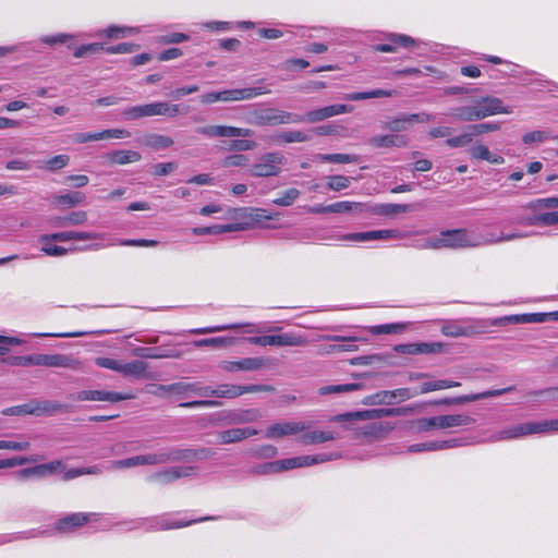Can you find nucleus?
<instances>
[{
	"label": "nucleus",
	"instance_id": "13d9d810",
	"mask_svg": "<svg viewBox=\"0 0 558 558\" xmlns=\"http://www.w3.org/2000/svg\"><path fill=\"white\" fill-rule=\"evenodd\" d=\"M357 208L361 211L365 210L363 204L347 202V201L337 202V203L328 205L329 213H337V214L349 213V211H351L353 209H357Z\"/></svg>",
	"mask_w": 558,
	"mask_h": 558
},
{
	"label": "nucleus",
	"instance_id": "dca6fc26",
	"mask_svg": "<svg viewBox=\"0 0 558 558\" xmlns=\"http://www.w3.org/2000/svg\"><path fill=\"white\" fill-rule=\"evenodd\" d=\"M74 401H106V402H119L129 400L132 398L131 395L105 391V390H82L70 396Z\"/></svg>",
	"mask_w": 558,
	"mask_h": 558
},
{
	"label": "nucleus",
	"instance_id": "412c9836",
	"mask_svg": "<svg viewBox=\"0 0 558 558\" xmlns=\"http://www.w3.org/2000/svg\"><path fill=\"white\" fill-rule=\"evenodd\" d=\"M533 434H535L534 422H526V423H521V424L505 428L500 432L493 434L489 437V441L496 442V441L518 439V438L525 437V436L533 435Z\"/></svg>",
	"mask_w": 558,
	"mask_h": 558
},
{
	"label": "nucleus",
	"instance_id": "20e7f679",
	"mask_svg": "<svg viewBox=\"0 0 558 558\" xmlns=\"http://www.w3.org/2000/svg\"><path fill=\"white\" fill-rule=\"evenodd\" d=\"M213 518L206 517L201 518L196 520H183L177 518L174 514H162L158 517H151L146 519H138L135 521H132L129 530H135V529H144L146 531H165V530H173V529H181L189 525H192L197 522L211 520Z\"/></svg>",
	"mask_w": 558,
	"mask_h": 558
},
{
	"label": "nucleus",
	"instance_id": "423d86ee",
	"mask_svg": "<svg viewBox=\"0 0 558 558\" xmlns=\"http://www.w3.org/2000/svg\"><path fill=\"white\" fill-rule=\"evenodd\" d=\"M475 420L465 414H448L433 417H423L416 421V427L420 432L432 429H447L452 427L468 426Z\"/></svg>",
	"mask_w": 558,
	"mask_h": 558
},
{
	"label": "nucleus",
	"instance_id": "c9c22d12",
	"mask_svg": "<svg viewBox=\"0 0 558 558\" xmlns=\"http://www.w3.org/2000/svg\"><path fill=\"white\" fill-rule=\"evenodd\" d=\"M371 144L375 147H402L407 144V138L401 135L388 134L377 135L371 138Z\"/></svg>",
	"mask_w": 558,
	"mask_h": 558
},
{
	"label": "nucleus",
	"instance_id": "ddd939ff",
	"mask_svg": "<svg viewBox=\"0 0 558 558\" xmlns=\"http://www.w3.org/2000/svg\"><path fill=\"white\" fill-rule=\"evenodd\" d=\"M195 466H171L157 472L151 473L147 481L157 483L160 485L170 484L179 478L190 477L196 474Z\"/></svg>",
	"mask_w": 558,
	"mask_h": 558
},
{
	"label": "nucleus",
	"instance_id": "c85d7f7f",
	"mask_svg": "<svg viewBox=\"0 0 558 558\" xmlns=\"http://www.w3.org/2000/svg\"><path fill=\"white\" fill-rule=\"evenodd\" d=\"M302 433L300 442L303 445L322 444L340 438V434L333 430H304Z\"/></svg>",
	"mask_w": 558,
	"mask_h": 558
},
{
	"label": "nucleus",
	"instance_id": "69168bd1",
	"mask_svg": "<svg viewBox=\"0 0 558 558\" xmlns=\"http://www.w3.org/2000/svg\"><path fill=\"white\" fill-rule=\"evenodd\" d=\"M1 362L11 366H34V354L8 356Z\"/></svg>",
	"mask_w": 558,
	"mask_h": 558
},
{
	"label": "nucleus",
	"instance_id": "ea45409f",
	"mask_svg": "<svg viewBox=\"0 0 558 558\" xmlns=\"http://www.w3.org/2000/svg\"><path fill=\"white\" fill-rule=\"evenodd\" d=\"M392 96L391 90L386 89H374L369 92H357V93H349L343 95V99L350 100V101H360L365 100L369 98H383V97H390Z\"/></svg>",
	"mask_w": 558,
	"mask_h": 558
},
{
	"label": "nucleus",
	"instance_id": "37998d69",
	"mask_svg": "<svg viewBox=\"0 0 558 558\" xmlns=\"http://www.w3.org/2000/svg\"><path fill=\"white\" fill-rule=\"evenodd\" d=\"M133 354L142 359H166L175 356L173 353L166 352L160 350L159 348L151 347L135 348L133 350Z\"/></svg>",
	"mask_w": 558,
	"mask_h": 558
},
{
	"label": "nucleus",
	"instance_id": "f8f14e48",
	"mask_svg": "<svg viewBox=\"0 0 558 558\" xmlns=\"http://www.w3.org/2000/svg\"><path fill=\"white\" fill-rule=\"evenodd\" d=\"M158 389L163 392H169L184 398L197 396L201 398H208V386L199 381H178L170 385H159Z\"/></svg>",
	"mask_w": 558,
	"mask_h": 558
},
{
	"label": "nucleus",
	"instance_id": "3c124183",
	"mask_svg": "<svg viewBox=\"0 0 558 558\" xmlns=\"http://www.w3.org/2000/svg\"><path fill=\"white\" fill-rule=\"evenodd\" d=\"M405 327V323L383 324L369 327V331L372 335L399 333L403 331Z\"/></svg>",
	"mask_w": 558,
	"mask_h": 558
},
{
	"label": "nucleus",
	"instance_id": "bf43d9fd",
	"mask_svg": "<svg viewBox=\"0 0 558 558\" xmlns=\"http://www.w3.org/2000/svg\"><path fill=\"white\" fill-rule=\"evenodd\" d=\"M535 434H558V418L534 422Z\"/></svg>",
	"mask_w": 558,
	"mask_h": 558
},
{
	"label": "nucleus",
	"instance_id": "39448f33",
	"mask_svg": "<svg viewBox=\"0 0 558 558\" xmlns=\"http://www.w3.org/2000/svg\"><path fill=\"white\" fill-rule=\"evenodd\" d=\"M180 113V105H171L166 101H157L141 106L129 107L123 110V118L128 121L144 117L166 116L175 117Z\"/></svg>",
	"mask_w": 558,
	"mask_h": 558
},
{
	"label": "nucleus",
	"instance_id": "cd10ccee",
	"mask_svg": "<svg viewBox=\"0 0 558 558\" xmlns=\"http://www.w3.org/2000/svg\"><path fill=\"white\" fill-rule=\"evenodd\" d=\"M388 44H378L375 46V50L379 52H395L396 46L404 48L416 45V40L404 34L391 33L388 35Z\"/></svg>",
	"mask_w": 558,
	"mask_h": 558
},
{
	"label": "nucleus",
	"instance_id": "2f4dec72",
	"mask_svg": "<svg viewBox=\"0 0 558 558\" xmlns=\"http://www.w3.org/2000/svg\"><path fill=\"white\" fill-rule=\"evenodd\" d=\"M148 364L142 360H134L129 363H123L120 374L123 376H132L135 378H146Z\"/></svg>",
	"mask_w": 558,
	"mask_h": 558
},
{
	"label": "nucleus",
	"instance_id": "0eeeda50",
	"mask_svg": "<svg viewBox=\"0 0 558 558\" xmlns=\"http://www.w3.org/2000/svg\"><path fill=\"white\" fill-rule=\"evenodd\" d=\"M248 121L255 125L301 123L299 114L272 108L254 110Z\"/></svg>",
	"mask_w": 558,
	"mask_h": 558
},
{
	"label": "nucleus",
	"instance_id": "0e129e2a",
	"mask_svg": "<svg viewBox=\"0 0 558 558\" xmlns=\"http://www.w3.org/2000/svg\"><path fill=\"white\" fill-rule=\"evenodd\" d=\"M70 162V157L68 155H57L45 162L44 168L49 171H58L64 167H66Z\"/></svg>",
	"mask_w": 558,
	"mask_h": 558
},
{
	"label": "nucleus",
	"instance_id": "4be33fe9",
	"mask_svg": "<svg viewBox=\"0 0 558 558\" xmlns=\"http://www.w3.org/2000/svg\"><path fill=\"white\" fill-rule=\"evenodd\" d=\"M77 362L65 354H34V366L75 368Z\"/></svg>",
	"mask_w": 558,
	"mask_h": 558
},
{
	"label": "nucleus",
	"instance_id": "4d7b16f0",
	"mask_svg": "<svg viewBox=\"0 0 558 558\" xmlns=\"http://www.w3.org/2000/svg\"><path fill=\"white\" fill-rule=\"evenodd\" d=\"M440 331L444 336L454 338L469 335V331L465 327H462L453 322H445L440 328Z\"/></svg>",
	"mask_w": 558,
	"mask_h": 558
},
{
	"label": "nucleus",
	"instance_id": "5fc2aeb1",
	"mask_svg": "<svg viewBox=\"0 0 558 558\" xmlns=\"http://www.w3.org/2000/svg\"><path fill=\"white\" fill-rule=\"evenodd\" d=\"M101 472H102V469L99 465H93V466H89V468L70 469V470H68V471H65L63 473L62 478L64 481H70V480L76 478V477H78L81 475L100 474Z\"/></svg>",
	"mask_w": 558,
	"mask_h": 558
},
{
	"label": "nucleus",
	"instance_id": "b1692460",
	"mask_svg": "<svg viewBox=\"0 0 558 558\" xmlns=\"http://www.w3.org/2000/svg\"><path fill=\"white\" fill-rule=\"evenodd\" d=\"M433 116L429 113H412L402 114L392 121L386 123L385 128L391 132H401L407 130L408 124L412 123H427L432 121Z\"/></svg>",
	"mask_w": 558,
	"mask_h": 558
},
{
	"label": "nucleus",
	"instance_id": "bb28decb",
	"mask_svg": "<svg viewBox=\"0 0 558 558\" xmlns=\"http://www.w3.org/2000/svg\"><path fill=\"white\" fill-rule=\"evenodd\" d=\"M87 221V213L85 210H74L63 216L51 218V225L54 228H68L82 226Z\"/></svg>",
	"mask_w": 558,
	"mask_h": 558
},
{
	"label": "nucleus",
	"instance_id": "6e6552de",
	"mask_svg": "<svg viewBox=\"0 0 558 558\" xmlns=\"http://www.w3.org/2000/svg\"><path fill=\"white\" fill-rule=\"evenodd\" d=\"M210 453L209 449L194 450L179 447H166L156 451L158 464H166L179 461H193L207 457Z\"/></svg>",
	"mask_w": 558,
	"mask_h": 558
},
{
	"label": "nucleus",
	"instance_id": "c03bdc74",
	"mask_svg": "<svg viewBox=\"0 0 558 558\" xmlns=\"http://www.w3.org/2000/svg\"><path fill=\"white\" fill-rule=\"evenodd\" d=\"M460 385L461 384L459 381L448 380V379L428 380V381H424L421 385L420 392L427 393L430 391L459 387Z\"/></svg>",
	"mask_w": 558,
	"mask_h": 558
},
{
	"label": "nucleus",
	"instance_id": "473e14b6",
	"mask_svg": "<svg viewBox=\"0 0 558 558\" xmlns=\"http://www.w3.org/2000/svg\"><path fill=\"white\" fill-rule=\"evenodd\" d=\"M48 530H29L24 532H17V533H9V534H0V546L4 544H9L16 541L27 539V538H35V537H43L49 535Z\"/></svg>",
	"mask_w": 558,
	"mask_h": 558
},
{
	"label": "nucleus",
	"instance_id": "e2e57ef3",
	"mask_svg": "<svg viewBox=\"0 0 558 558\" xmlns=\"http://www.w3.org/2000/svg\"><path fill=\"white\" fill-rule=\"evenodd\" d=\"M300 196V191L298 189H289L284 191L281 196L275 198L272 203L278 206H290L295 199Z\"/></svg>",
	"mask_w": 558,
	"mask_h": 558
},
{
	"label": "nucleus",
	"instance_id": "a18cd8bd",
	"mask_svg": "<svg viewBox=\"0 0 558 558\" xmlns=\"http://www.w3.org/2000/svg\"><path fill=\"white\" fill-rule=\"evenodd\" d=\"M276 347H299L306 343V339L303 336L286 332L281 335H275Z\"/></svg>",
	"mask_w": 558,
	"mask_h": 558
},
{
	"label": "nucleus",
	"instance_id": "c756f323",
	"mask_svg": "<svg viewBox=\"0 0 558 558\" xmlns=\"http://www.w3.org/2000/svg\"><path fill=\"white\" fill-rule=\"evenodd\" d=\"M477 442L474 438H451L445 440H433L426 441V451H439L445 449H451L462 447Z\"/></svg>",
	"mask_w": 558,
	"mask_h": 558
},
{
	"label": "nucleus",
	"instance_id": "f03ea898",
	"mask_svg": "<svg viewBox=\"0 0 558 558\" xmlns=\"http://www.w3.org/2000/svg\"><path fill=\"white\" fill-rule=\"evenodd\" d=\"M511 110L502 105L496 97H483L471 105L453 108L449 116L463 122H473L498 113H510Z\"/></svg>",
	"mask_w": 558,
	"mask_h": 558
},
{
	"label": "nucleus",
	"instance_id": "f704fd0d",
	"mask_svg": "<svg viewBox=\"0 0 558 558\" xmlns=\"http://www.w3.org/2000/svg\"><path fill=\"white\" fill-rule=\"evenodd\" d=\"M415 205L412 204H379L373 206L369 210L377 215L391 216L411 211Z\"/></svg>",
	"mask_w": 558,
	"mask_h": 558
},
{
	"label": "nucleus",
	"instance_id": "7ed1b4c3",
	"mask_svg": "<svg viewBox=\"0 0 558 558\" xmlns=\"http://www.w3.org/2000/svg\"><path fill=\"white\" fill-rule=\"evenodd\" d=\"M405 412V409H373V410H364L356 412H349L344 414H339L331 417V422H338L347 424V428H352L355 430H361L365 435H373L378 430V426L376 423H368L363 427H354L353 423L356 421H372L376 418H380L383 416L389 415H399Z\"/></svg>",
	"mask_w": 558,
	"mask_h": 558
},
{
	"label": "nucleus",
	"instance_id": "de8ad7c7",
	"mask_svg": "<svg viewBox=\"0 0 558 558\" xmlns=\"http://www.w3.org/2000/svg\"><path fill=\"white\" fill-rule=\"evenodd\" d=\"M269 89L257 86L248 88L233 89L234 101L253 99L256 96L268 94Z\"/></svg>",
	"mask_w": 558,
	"mask_h": 558
},
{
	"label": "nucleus",
	"instance_id": "a878e982",
	"mask_svg": "<svg viewBox=\"0 0 558 558\" xmlns=\"http://www.w3.org/2000/svg\"><path fill=\"white\" fill-rule=\"evenodd\" d=\"M104 233L98 232H86V231H61L51 234H45V240L52 239L58 242H66L71 240L76 241H86V240H96L104 239Z\"/></svg>",
	"mask_w": 558,
	"mask_h": 558
},
{
	"label": "nucleus",
	"instance_id": "09e8293b",
	"mask_svg": "<svg viewBox=\"0 0 558 558\" xmlns=\"http://www.w3.org/2000/svg\"><path fill=\"white\" fill-rule=\"evenodd\" d=\"M234 343V338L232 337H214V338H204L194 341L195 347H214V348H223L229 347Z\"/></svg>",
	"mask_w": 558,
	"mask_h": 558
},
{
	"label": "nucleus",
	"instance_id": "393cba45",
	"mask_svg": "<svg viewBox=\"0 0 558 558\" xmlns=\"http://www.w3.org/2000/svg\"><path fill=\"white\" fill-rule=\"evenodd\" d=\"M258 430L253 427H235L226 430H221L217 434V442L222 445H229L242 441L251 436L257 435Z\"/></svg>",
	"mask_w": 558,
	"mask_h": 558
},
{
	"label": "nucleus",
	"instance_id": "6ab92c4d",
	"mask_svg": "<svg viewBox=\"0 0 558 558\" xmlns=\"http://www.w3.org/2000/svg\"><path fill=\"white\" fill-rule=\"evenodd\" d=\"M308 428V424L302 421L298 422H281L270 425L265 433L269 439H276L283 436L295 435Z\"/></svg>",
	"mask_w": 558,
	"mask_h": 558
},
{
	"label": "nucleus",
	"instance_id": "2eb2a0df",
	"mask_svg": "<svg viewBox=\"0 0 558 558\" xmlns=\"http://www.w3.org/2000/svg\"><path fill=\"white\" fill-rule=\"evenodd\" d=\"M196 132L209 138L248 137L253 134V131L251 129L235 128L229 125H206L197 128Z\"/></svg>",
	"mask_w": 558,
	"mask_h": 558
},
{
	"label": "nucleus",
	"instance_id": "a211bd4d",
	"mask_svg": "<svg viewBox=\"0 0 558 558\" xmlns=\"http://www.w3.org/2000/svg\"><path fill=\"white\" fill-rule=\"evenodd\" d=\"M445 344L441 342H418V343H402L393 347L398 353L416 355V354H437L441 353Z\"/></svg>",
	"mask_w": 558,
	"mask_h": 558
},
{
	"label": "nucleus",
	"instance_id": "603ef678",
	"mask_svg": "<svg viewBox=\"0 0 558 558\" xmlns=\"http://www.w3.org/2000/svg\"><path fill=\"white\" fill-rule=\"evenodd\" d=\"M418 395H421L420 390H412L410 388H399L392 391H385L383 401L390 403L391 399L398 398L400 400H408Z\"/></svg>",
	"mask_w": 558,
	"mask_h": 558
},
{
	"label": "nucleus",
	"instance_id": "5701e85b",
	"mask_svg": "<svg viewBox=\"0 0 558 558\" xmlns=\"http://www.w3.org/2000/svg\"><path fill=\"white\" fill-rule=\"evenodd\" d=\"M512 390L511 387L505 388V389H495V390H487L480 393H472V395H465V396H459L454 398H444L435 401V404H444V405H450V404H463L468 402H473L477 400H482L485 398L490 397H497L501 396L502 393Z\"/></svg>",
	"mask_w": 558,
	"mask_h": 558
},
{
	"label": "nucleus",
	"instance_id": "8fccbe9b",
	"mask_svg": "<svg viewBox=\"0 0 558 558\" xmlns=\"http://www.w3.org/2000/svg\"><path fill=\"white\" fill-rule=\"evenodd\" d=\"M361 388L360 384H340V385H327L318 389L319 395H332V393H345L357 390Z\"/></svg>",
	"mask_w": 558,
	"mask_h": 558
},
{
	"label": "nucleus",
	"instance_id": "9b49d317",
	"mask_svg": "<svg viewBox=\"0 0 558 558\" xmlns=\"http://www.w3.org/2000/svg\"><path fill=\"white\" fill-rule=\"evenodd\" d=\"M338 453H317V454H307V456H300V457H292L287 458L278 461L279 471H288L292 469L303 468V466H310L327 461H331L335 459H338Z\"/></svg>",
	"mask_w": 558,
	"mask_h": 558
},
{
	"label": "nucleus",
	"instance_id": "864d4df0",
	"mask_svg": "<svg viewBox=\"0 0 558 558\" xmlns=\"http://www.w3.org/2000/svg\"><path fill=\"white\" fill-rule=\"evenodd\" d=\"M277 143H301L306 142L308 136L302 131H284L275 137Z\"/></svg>",
	"mask_w": 558,
	"mask_h": 558
},
{
	"label": "nucleus",
	"instance_id": "7c9ffc66",
	"mask_svg": "<svg viewBox=\"0 0 558 558\" xmlns=\"http://www.w3.org/2000/svg\"><path fill=\"white\" fill-rule=\"evenodd\" d=\"M107 158L113 165H126L141 160L142 156L138 151L130 149H118L109 153Z\"/></svg>",
	"mask_w": 558,
	"mask_h": 558
},
{
	"label": "nucleus",
	"instance_id": "680f3d73",
	"mask_svg": "<svg viewBox=\"0 0 558 558\" xmlns=\"http://www.w3.org/2000/svg\"><path fill=\"white\" fill-rule=\"evenodd\" d=\"M351 179L345 175H331L328 177L327 187L331 191H342L349 187Z\"/></svg>",
	"mask_w": 558,
	"mask_h": 558
},
{
	"label": "nucleus",
	"instance_id": "49530a36",
	"mask_svg": "<svg viewBox=\"0 0 558 558\" xmlns=\"http://www.w3.org/2000/svg\"><path fill=\"white\" fill-rule=\"evenodd\" d=\"M38 241L41 244V251L46 255L59 257L66 255L69 252L65 247L57 245V241L52 239L45 240V235H41Z\"/></svg>",
	"mask_w": 558,
	"mask_h": 558
},
{
	"label": "nucleus",
	"instance_id": "774afa93",
	"mask_svg": "<svg viewBox=\"0 0 558 558\" xmlns=\"http://www.w3.org/2000/svg\"><path fill=\"white\" fill-rule=\"evenodd\" d=\"M146 144L156 149L168 148L173 144V141L169 136L155 134L147 138Z\"/></svg>",
	"mask_w": 558,
	"mask_h": 558
},
{
	"label": "nucleus",
	"instance_id": "f3484780",
	"mask_svg": "<svg viewBox=\"0 0 558 558\" xmlns=\"http://www.w3.org/2000/svg\"><path fill=\"white\" fill-rule=\"evenodd\" d=\"M352 110V106L339 104L312 110L305 114H299V118L301 119V122L315 123L338 114L350 113Z\"/></svg>",
	"mask_w": 558,
	"mask_h": 558
},
{
	"label": "nucleus",
	"instance_id": "052dcab7",
	"mask_svg": "<svg viewBox=\"0 0 558 558\" xmlns=\"http://www.w3.org/2000/svg\"><path fill=\"white\" fill-rule=\"evenodd\" d=\"M141 465H145L143 454L130 457L118 461H112L110 463V468L112 469H131Z\"/></svg>",
	"mask_w": 558,
	"mask_h": 558
},
{
	"label": "nucleus",
	"instance_id": "1a4fd4ad",
	"mask_svg": "<svg viewBox=\"0 0 558 558\" xmlns=\"http://www.w3.org/2000/svg\"><path fill=\"white\" fill-rule=\"evenodd\" d=\"M283 162L284 156L281 153H267L252 166L250 174L257 178L277 175L281 171Z\"/></svg>",
	"mask_w": 558,
	"mask_h": 558
},
{
	"label": "nucleus",
	"instance_id": "e433bc0d",
	"mask_svg": "<svg viewBox=\"0 0 558 558\" xmlns=\"http://www.w3.org/2000/svg\"><path fill=\"white\" fill-rule=\"evenodd\" d=\"M138 33L137 27H125L111 25L106 29L99 31L93 36L96 37H108V38H124Z\"/></svg>",
	"mask_w": 558,
	"mask_h": 558
},
{
	"label": "nucleus",
	"instance_id": "72a5a7b5",
	"mask_svg": "<svg viewBox=\"0 0 558 558\" xmlns=\"http://www.w3.org/2000/svg\"><path fill=\"white\" fill-rule=\"evenodd\" d=\"M262 417V412L258 409L235 410L228 415L229 423L245 424L256 422Z\"/></svg>",
	"mask_w": 558,
	"mask_h": 558
},
{
	"label": "nucleus",
	"instance_id": "4468645a",
	"mask_svg": "<svg viewBox=\"0 0 558 558\" xmlns=\"http://www.w3.org/2000/svg\"><path fill=\"white\" fill-rule=\"evenodd\" d=\"M97 518L98 514L93 512L70 513L56 521L53 530L59 533H71L85 525L87 522L96 521Z\"/></svg>",
	"mask_w": 558,
	"mask_h": 558
},
{
	"label": "nucleus",
	"instance_id": "f257e3e1",
	"mask_svg": "<svg viewBox=\"0 0 558 558\" xmlns=\"http://www.w3.org/2000/svg\"><path fill=\"white\" fill-rule=\"evenodd\" d=\"M437 236V242L440 248H464V247H476L482 245H488L499 243L502 241H511L518 238L524 236L518 233H501L499 236L493 234L476 233L466 229H453L441 231Z\"/></svg>",
	"mask_w": 558,
	"mask_h": 558
},
{
	"label": "nucleus",
	"instance_id": "aec40b11",
	"mask_svg": "<svg viewBox=\"0 0 558 558\" xmlns=\"http://www.w3.org/2000/svg\"><path fill=\"white\" fill-rule=\"evenodd\" d=\"M61 405L53 404L51 402H44V403H25L21 405L10 407L2 411L3 415L7 416H20V415H27V414H40L44 412L54 411L59 409Z\"/></svg>",
	"mask_w": 558,
	"mask_h": 558
},
{
	"label": "nucleus",
	"instance_id": "4c0bfd02",
	"mask_svg": "<svg viewBox=\"0 0 558 558\" xmlns=\"http://www.w3.org/2000/svg\"><path fill=\"white\" fill-rule=\"evenodd\" d=\"M86 196L84 193L74 191L66 192L54 196V203L68 208L75 207L85 203Z\"/></svg>",
	"mask_w": 558,
	"mask_h": 558
},
{
	"label": "nucleus",
	"instance_id": "9d476101",
	"mask_svg": "<svg viewBox=\"0 0 558 558\" xmlns=\"http://www.w3.org/2000/svg\"><path fill=\"white\" fill-rule=\"evenodd\" d=\"M408 233L399 231L397 229L386 230H373L365 232L347 233L341 235V241L349 242H368V241H387V240H401L405 238Z\"/></svg>",
	"mask_w": 558,
	"mask_h": 558
},
{
	"label": "nucleus",
	"instance_id": "a19ab883",
	"mask_svg": "<svg viewBox=\"0 0 558 558\" xmlns=\"http://www.w3.org/2000/svg\"><path fill=\"white\" fill-rule=\"evenodd\" d=\"M549 314L546 313H532L506 316L502 320L513 324H531V323H544L547 320Z\"/></svg>",
	"mask_w": 558,
	"mask_h": 558
},
{
	"label": "nucleus",
	"instance_id": "338daca9",
	"mask_svg": "<svg viewBox=\"0 0 558 558\" xmlns=\"http://www.w3.org/2000/svg\"><path fill=\"white\" fill-rule=\"evenodd\" d=\"M39 472L43 477L52 475L57 472H61L64 470V464L60 460H54L48 463L38 464Z\"/></svg>",
	"mask_w": 558,
	"mask_h": 558
},
{
	"label": "nucleus",
	"instance_id": "79ce46f5",
	"mask_svg": "<svg viewBox=\"0 0 558 558\" xmlns=\"http://www.w3.org/2000/svg\"><path fill=\"white\" fill-rule=\"evenodd\" d=\"M269 365V360L263 356L244 357L239 360L240 372H254Z\"/></svg>",
	"mask_w": 558,
	"mask_h": 558
},
{
	"label": "nucleus",
	"instance_id": "6e6d98bb",
	"mask_svg": "<svg viewBox=\"0 0 558 558\" xmlns=\"http://www.w3.org/2000/svg\"><path fill=\"white\" fill-rule=\"evenodd\" d=\"M317 159L325 162L351 163L357 160L356 156L349 154H319Z\"/></svg>",
	"mask_w": 558,
	"mask_h": 558
},
{
	"label": "nucleus",
	"instance_id": "58836bf2",
	"mask_svg": "<svg viewBox=\"0 0 558 558\" xmlns=\"http://www.w3.org/2000/svg\"><path fill=\"white\" fill-rule=\"evenodd\" d=\"M240 397V391L238 390V385H219L216 388L208 386V398H227L234 399Z\"/></svg>",
	"mask_w": 558,
	"mask_h": 558
}]
</instances>
